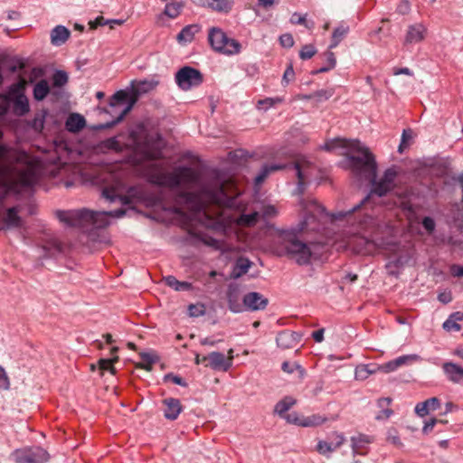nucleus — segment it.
Here are the masks:
<instances>
[{"instance_id": "1", "label": "nucleus", "mask_w": 463, "mask_h": 463, "mask_svg": "<svg viewBox=\"0 0 463 463\" xmlns=\"http://www.w3.org/2000/svg\"><path fill=\"white\" fill-rule=\"evenodd\" d=\"M299 204L302 220L297 227L279 233L276 252L279 257H288L298 265L306 266L311 263L312 251L307 243L298 238V234L304 231L319 230L320 218L327 216L328 213L315 199L301 198Z\"/></svg>"}, {"instance_id": "2", "label": "nucleus", "mask_w": 463, "mask_h": 463, "mask_svg": "<svg viewBox=\"0 0 463 463\" xmlns=\"http://www.w3.org/2000/svg\"><path fill=\"white\" fill-rule=\"evenodd\" d=\"M358 224L365 231L370 232V237H357L354 241V250L362 254H370L377 250L395 252L399 249V243L393 237L385 235L388 232L387 226L381 223L376 218L365 212L355 213Z\"/></svg>"}, {"instance_id": "3", "label": "nucleus", "mask_w": 463, "mask_h": 463, "mask_svg": "<svg viewBox=\"0 0 463 463\" xmlns=\"http://www.w3.org/2000/svg\"><path fill=\"white\" fill-rule=\"evenodd\" d=\"M126 214V210L119 208L114 211H90L86 208L79 210H59L56 217L60 222L70 227L103 229L109 226V217L121 218Z\"/></svg>"}, {"instance_id": "4", "label": "nucleus", "mask_w": 463, "mask_h": 463, "mask_svg": "<svg viewBox=\"0 0 463 463\" xmlns=\"http://www.w3.org/2000/svg\"><path fill=\"white\" fill-rule=\"evenodd\" d=\"M344 146L350 150L345 156L354 175L365 180L373 179L377 171V163L369 148L359 140H345Z\"/></svg>"}, {"instance_id": "5", "label": "nucleus", "mask_w": 463, "mask_h": 463, "mask_svg": "<svg viewBox=\"0 0 463 463\" xmlns=\"http://www.w3.org/2000/svg\"><path fill=\"white\" fill-rule=\"evenodd\" d=\"M182 196L188 203H194L196 212L203 211L206 206L203 197L215 204H222L228 199V194L222 184H204L200 189V193L184 192Z\"/></svg>"}, {"instance_id": "6", "label": "nucleus", "mask_w": 463, "mask_h": 463, "mask_svg": "<svg viewBox=\"0 0 463 463\" xmlns=\"http://www.w3.org/2000/svg\"><path fill=\"white\" fill-rule=\"evenodd\" d=\"M134 139L136 143V152L139 156L137 160V165L162 158L163 137L161 134L146 133L140 140L136 137H134Z\"/></svg>"}, {"instance_id": "7", "label": "nucleus", "mask_w": 463, "mask_h": 463, "mask_svg": "<svg viewBox=\"0 0 463 463\" xmlns=\"http://www.w3.org/2000/svg\"><path fill=\"white\" fill-rule=\"evenodd\" d=\"M368 181L372 184V188L370 194L366 195L363 200H361L358 203L354 205L348 211H339L331 214V218L335 221H340L347 216H351L357 212H364L367 203L370 202L371 195H377L378 197H383L392 192L394 188L389 185L387 183H383V180H377V171L375 172V176L373 178H369Z\"/></svg>"}, {"instance_id": "8", "label": "nucleus", "mask_w": 463, "mask_h": 463, "mask_svg": "<svg viewBox=\"0 0 463 463\" xmlns=\"http://www.w3.org/2000/svg\"><path fill=\"white\" fill-rule=\"evenodd\" d=\"M2 99L7 106H12V112L17 117H24L30 111L29 99L22 82L11 84L2 95Z\"/></svg>"}, {"instance_id": "9", "label": "nucleus", "mask_w": 463, "mask_h": 463, "mask_svg": "<svg viewBox=\"0 0 463 463\" xmlns=\"http://www.w3.org/2000/svg\"><path fill=\"white\" fill-rule=\"evenodd\" d=\"M137 101V98L131 97L130 93L127 90H118L115 92L110 99H109V106L111 108H116L118 105H123L125 103H128L127 107L118 114V116L113 119L112 121L106 122L103 124H99L96 127L97 129H109L121 122L126 115L132 109L134 104Z\"/></svg>"}, {"instance_id": "10", "label": "nucleus", "mask_w": 463, "mask_h": 463, "mask_svg": "<svg viewBox=\"0 0 463 463\" xmlns=\"http://www.w3.org/2000/svg\"><path fill=\"white\" fill-rule=\"evenodd\" d=\"M196 173L189 166H179L175 173L160 175L156 177L154 183L159 185H165L171 188H178L184 181H194Z\"/></svg>"}, {"instance_id": "11", "label": "nucleus", "mask_w": 463, "mask_h": 463, "mask_svg": "<svg viewBox=\"0 0 463 463\" xmlns=\"http://www.w3.org/2000/svg\"><path fill=\"white\" fill-rule=\"evenodd\" d=\"M175 80L179 89L187 91L203 82V74L198 69L186 65L175 72Z\"/></svg>"}, {"instance_id": "12", "label": "nucleus", "mask_w": 463, "mask_h": 463, "mask_svg": "<svg viewBox=\"0 0 463 463\" xmlns=\"http://www.w3.org/2000/svg\"><path fill=\"white\" fill-rule=\"evenodd\" d=\"M12 458L15 463H46L50 454L40 446H32L15 449Z\"/></svg>"}, {"instance_id": "13", "label": "nucleus", "mask_w": 463, "mask_h": 463, "mask_svg": "<svg viewBox=\"0 0 463 463\" xmlns=\"http://www.w3.org/2000/svg\"><path fill=\"white\" fill-rule=\"evenodd\" d=\"M38 181L37 174L32 169L19 171L14 180L10 182L9 189L20 193L22 190L33 188Z\"/></svg>"}, {"instance_id": "14", "label": "nucleus", "mask_w": 463, "mask_h": 463, "mask_svg": "<svg viewBox=\"0 0 463 463\" xmlns=\"http://www.w3.org/2000/svg\"><path fill=\"white\" fill-rule=\"evenodd\" d=\"M202 361H207L205 366L213 371L227 372L232 365V357H226L224 354L216 351L203 355Z\"/></svg>"}, {"instance_id": "15", "label": "nucleus", "mask_w": 463, "mask_h": 463, "mask_svg": "<svg viewBox=\"0 0 463 463\" xmlns=\"http://www.w3.org/2000/svg\"><path fill=\"white\" fill-rule=\"evenodd\" d=\"M24 226V221L19 215L18 206H13L6 210L5 216L0 215V231L20 229Z\"/></svg>"}, {"instance_id": "16", "label": "nucleus", "mask_w": 463, "mask_h": 463, "mask_svg": "<svg viewBox=\"0 0 463 463\" xmlns=\"http://www.w3.org/2000/svg\"><path fill=\"white\" fill-rule=\"evenodd\" d=\"M244 310H263L269 304V299L259 292H249L242 297Z\"/></svg>"}, {"instance_id": "17", "label": "nucleus", "mask_w": 463, "mask_h": 463, "mask_svg": "<svg viewBox=\"0 0 463 463\" xmlns=\"http://www.w3.org/2000/svg\"><path fill=\"white\" fill-rule=\"evenodd\" d=\"M226 298L228 307L232 313H241L244 310L239 285L230 284L227 288Z\"/></svg>"}, {"instance_id": "18", "label": "nucleus", "mask_w": 463, "mask_h": 463, "mask_svg": "<svg viewBox=\"0 0 463 463\" xmlns=\"http://www.w3.org/2000/svg\"><path fill=\"white\" fill-rule=\"evenodd\" d=\"M137 191L136 187L131 186L128 190L127 195H120L114 188L106 187L102 190L101 195L109 203L120 202L122 205H129L133 203L132 196Z\"/></svg>"}, {"instance_id": "19", "label": "nucleus", "mask_w": 463, "mask_h": 463, "mask_svg": "<svg viewBox=\"0 0 463 463\" xmlns=\"http://www.w3.org/2000/svg\"><path fill=\"white\" fill-rule=\"evenodd\" d=\"M158 84L159 80H156L155 77L144 79L141 80H133L131 83V93L137 99L139 96L148 93L149 91L156 89Z\"/></svg>"}, {"instance_id": "20", "label": "nucleus", "mask_w": 463, "mask_h": 463, "mask_svg": "<svg viewBox=\"0 0 463 463\" xmlns=\"http://www.w3.org/2000/svg\"><path fill=\"white\" fill-rule=\"evenodd\" d=\"M427 29L422 24H411L408 27L404 45L419 43L424 40Z\"/></svg>"}, {"instance_id": "21", "label": "nucleus", "mask_w": 463, "mask_h": 463, "mask_svg": "<svg viewBox=\"0 0 463 463\" xmlns=\"http://www.w3.org/2000/svg\"><path fill=\"white\" fill-rule=\"evenodd\" d=\"M198 5L221 14H229L234 5L233 0H198Z\"/></svg>"}, {"instance_id": "22", "label": "nucleus", "mask_w": 463, "mask_h": 463, "mask_svg": "<svg viewBox=\"0 0 463 463\" xmlns=\"http://www.w3.org/2000/svg\"><path fill=\"white\" fill-rule=\"evenodd\" d=\"M442 370L449 382L457 384L463 383L462 366L452 362H446L442 364Z\"/></svg>"}, {"instance_id": "23", "label": "nucleus", "mask_w": 463, "mask_h": 463, "mask_svg": "<svg viewBox=\"0 0 463 463\" xmlns=\"http://www.w3.org/2000/svg\"><path fill=\"white\" fill-rule=\"evenodd\" d=\"M226 33L218 27H212L209 30L208 33V42L211 47L220 52L223 47H225V43L227 41Z\"/></svg>"}, {"instance_id": "24", "label": "nucleus", "mask_w": 463, "mask_h": 463, "mask_svg": "<svg viewBox=\"0 0 463 463\" xmlns=\"http://www.w3.org/2000/svg\"><path fill=\"white\" fill-rule=\"evenodd\" d=\"M165 408L164 410V416L165 419L175 420L178 418L183 411L180 400L176 398H166L163 400Z\"/></svg>"}, {"instance_id": "25", "label": "nucleus", "mask_w": 463, "mask_h": 463, "mask_svg": "<svg viewBox=\"0 0 463 463\" xmlns=\"http://www.w3.org/2000/svg\"><path fill=\"white\" fill-rule=\"evenodd\" d=\"M39 257L42 259L54 258L62 251V246L56 239L47 241L40 248Z\"/></svg>"}, {"instance_id": "26", "label": "nucleus", "mask_w": 463, "mask_h": 463, "mask_svg": "<svg viewBox=\"0 0 463 463\" xmlns=\"http://www.w3.org/2000/svg\"><path fill=\"white\" fill-rule=\"evenodd\" d=\"M288 165L287 164H265L261 166L259 174L254 178V185H261L267 177L276 171L286 169Z\"/></svg>"}, {"instance_id": "27", "label": "nucleus", "mask_w": 463, "mask_h": 463, "mask_svg": "<svg viewBox=\"0 0 463 463\" xmlns=\"http://www.w3.org/2000/svg\"><path fill=\"white\" fill-rule=\"evenodd\" d=\"M202 25L199 24H192L185 25L176 36V40L181 44H186L193 42L196 33L201 32Z\"/></svg>"}, {"instance_id": "28", "label": "nucleus", "mask_w": 463, "mask_h": 463, "mask_svg": "<svg viewBox=\"0 0 463 463\" xmlns=\"http://www.w3.org/2000/svg\"><path fill=\"white\" fill-rule=\"evenodd\" d=\"M440 401L437 397H431L422 402H418L415 406V412L420 417H424L430 413L439 409Z\"/></svg>"}, {"instance_id": "29", "label": "nucleus", "mask_w": 463, "mask_h": 463, "mask_svg": "<svg viewBox=\"0 0 463 463\" xmlns=\"http://www.w3.org/2000/svg\"><path fill=\"white\" fill-rule=\"evenodd\" d=\"M86 126V119L78 113H71L65 121V128L70 133H79Z\"/></svg>"}, {"instance_id": "30", "label": "nucleus", "mask_w": 463, "mask_h": 463, "mask_svg": "<svg viewBox=\"0 0 463 463\" xmlns=\"http://www.w3.org/2000/svg\"><path fill=\"white\" fill-rule=\"evenodd\" d=\"M371 442V438L364 434H359L358 436L352 437L351 447L353 450V455H364L365 453L363 451V449L365 448V445Z\"/></svg>"}, {"instance_id": "31", "label": "nucleus", "mask_w": 463, "mask_h": 463, "mask_svg": "<svg viewBox=\"0 0 463 463\" xmlns=\"http://www.w3.org/2000/svg\"><path fill=\"white\" fill-rule=\"evenodd\" d=\"M70 31L63 25L55 26L51 33V41L53 45L59 46L64 43L70 37Z\"/></svg>"}, {"instance_id": "32", "label": "nucleus", "mask_w": 463, "mask_h": 463, "mask_svg": "<svg viewBox=\"0 0 463 463\" xmlns=\"http://www.w3.org/2000/svg\"><path fill=\"white\" fill-rule=\"evenodd\" d=\"M48 109H43L34 114L32 120L28 121V126L36 133H41L44 128L45 118L48 116Z\"/></svg>"}, {"instance_id": "33", "label": "nucleus", "mask_w": 463, "mask_h": 463, "mask_svg": "<svg viewBox=\"0 0 463 463\" xmlns=\"http://www.w3.org/2000/svg\"><path fill=\"white\" fill-rule=\"evenodd\" d=\"M165 283L176 291H189L193 288L192 283L179 281L175 276L169 275L164 278Z\"/></svg>"}, {"instance_id": "34", "label": "nucleus", "mask_w": 463, "mask_h": 463, "mask_svg": "<svg viewBox=\"0 0 463 463\" xmlns=\"http://www.w3.org/2000/svg\"><path fill=\"white\" fill-rule=\"evenodd\" d=\"M349 32V26L344 24H339L335 27L332 33L331 43L329 45V49L335 48L342 40L346 36Z\"/></svg>"}, {"instance_id": "35", "label": "nucleus", "mask_w": 463, "mask_h": 463, "mask_svg": "<svg viewBox=\"0 0 463 463\" xmlns=\"http://www.w3.org/2000/svg\"><path fill=\"white\" fill-rule=\"evenodd\" d=\"M51 92L48 81L46 80H39L33 87V99L37 101L43 100Z\"/></svg>"}, {"instance_id": "36", "label": "nucleus", "mask_w": 463, "mask_h": 463, "mask_svg": "<svg viewBox=\"0 0 463 463\" xmlns=\"http://www.w3.org/2000/svg\"><path fill=\"white\" fill-rule=\"evenodd\" d=\"M377 367L376 364H360L356 366L354 372L355 379L360 381L367 379L371 374L378 371Z\"/></svg>"}, {"instance_id": "37", "label": "nucleus", "mask_w": 463, "mask_h": 463, "mask_svg": "<svg viewBox=\"0 0 463 463\" xmlns=\"http://www.w3.org/2000/svg\"><path fill=\"white\" fill-rule=\"evenodd\" d=\"M260 217V213L254 211L250 213H241L237 220L238 224L244 227H252L257 224Z\"/></svg>"}, {"instance_id": "38", "label": "nucleus", "mask_w": 463, "mask_h": 463, "mask_svg": "<svg viewBox=\"0 0 463 463\" xmlns=\"http://www.w3.org/2000/svg\"><path fill=\"white\" fill-rule=\"evenodd\" d=\"M296 403V400L290 396H286L275 405L274 411L279 417H283L286 412Z\"/></svg>"}, {"instance_id": "39", "label": "nucleus", "mask_w": 463, "mask_h": 463, "mask_svg": "<svg viewBox=\"0 0 463 463\" xmlns=\"http://www.w3.org/2000/svg\"><path fill=\"white\" fill-rule=\"evenodd\" d=\"M251 266V261L245 258H240L234 266L232 277L237 279L246 274Z\"/></svg>"}, {"instance_id": "40", "label": "nucleus", "mask_w": 463, "mask_h": 463, "mask_svg": "<svg viewBox=\"0 0 463 463\" xmlns=\"http://www.w3.org/2000/svg\"><path fill=\"white\" fill-rule=\"evenodd\" d=\"M277 345L282 349H290L294 347L293 340L288 330L281 331L276 337Z\"/></svg>"}, {"instance_id": "41", "label": "nucleus", "mask_w": 463, "mask_h": 463, "mask_svg": "<svg viewBox=\"0 0 463 463\" xmlns=\"http://www.w3.org/2000/svg\"><path fill=\"white\" fill-rule=\"evenodd\" d=\"M142 363L138 367L146 371L152 370V365L158 362V356L152 353L142 352L139 354Z\"/></svg>"}, {"instance_id": "42", "label": "nucleus", "mask_w": 463, "mask_h": 463, "mask_svg": "<svg viewBox=\"0 0 463 463\" xmlns=\"http://www.w3.org/2000/svg\"><path fill=\"white\" fill-rule=\"evenodd\" d=\"M241 50V44L237 40L227 37L225 47H223L220 52L227 55H233L240 53Z\"/></svg>"}, {"instance_id": "43", "label": "nucleus", "mask_w": 463, "mask_h": 463, "mask_svg": "<svg viewBox=\"0 0 463 463\" xmlns=\"http://www.w3.org/2000/svg\"><path fill=\"white\" fill-rule=\"evenodd\" d=\"M293 167L296 170V175L298 177V184L295 189V194L298 195H302L306 189V182L305 175L301 170V166L299 163H294Z\"/></svg>"}, {"instance_id": "44", "label": "nucleus", "mask_w": 463, "mask_h": 463, "mask_svg": "<svg viewBox=\"0 0 463 463\" xmlns=\"http://www.w3.org/2000/svg\"><path fill=\"white\" fill-rule=\"evenodd\" d=\"M325 421H326V418H323L322 416H320L318 414H313V415L307 416V417L302 416L300 426L301 427H316V426L321 425Z\"/></svg>"}, {"instance_id": "45", "label": "nucleus", "mask_w": 463, "mask_h": 463, "mask_svg": "<svg viewBox=\"0 0 463 463\" xmlns=\"http://www.w3.org/2000/svg\"><path fill=\"white\" fill-rule=\"evenodd\" d=\"M325 55H326V58H327V61H329V65H324L321 68L313 71L312 74L317 75L319 73L326 72L335 67L336 59H335V53L332 52L331 51H327L325 52Z\"/></svg>"}, {"instance_id": "46", "label": "nucleus", "mask_w": 463, "mask_h": 463, "mask_svg": "<svg viewBox=\"0 0 463 463\" xmlns=\"http://www.w3.org/2000/svg\"><path fill=\"white\" fill-rule=\"evenodd\" d=\"M118 360V356L114 355L112 358H101L99 360V369L103 371H109L112 374L116 373V369L113 366L115 363H117Z\"/></svg>"}, {"instance_id": "47", "label": "nucleus", "mask_w": 463, "mask_h": 463, "mask_svg": "<svg viewBox=\"0 0 463 463\" xmlns=\"http://www.w3.org/2000/svg\"><path fill=\"white\" fill-rule=\"evenodd\" d=\"M68 74L64 71L58 70L52 75V87L61 88L68 82Z\"/></svg>"}, {"instance_id": "48", "label": "nucleus", "mask_w": 463, "mask_h": 463, "mask_svg": "<svg viewBox=\"0 0 463 463\" xmlns=\"http://www.w3.org/2000/svg\"><path fill=\"white\" fill-rule=\"evenodd\" d=\"M206 313V307L203 303L190 304L188 306V315L191 317H199L204 316Z\"/></svg>"}, {"instance_id": "49", "label": "nucleus", "mask_w": 463, "mask_h": 463, "mask_svg": "<svg viewBox=\"0 0 463 463\" xmlns=\"http://www.w3.org/2000/svg\"><path fill=\"white\" fill-rule=\"evenodd\" d=\"M335 450L333 442H327L325 440H319L317 442V451L323 456L329 458L330 454Z\"/></svg>"}, {"instance_id": "50", "label": "nucleus", "mask_w": 463, "mask_h": 463, "mask_svg": "<svg viewBox=\"0 0 463 463\" xmlns=\"http://www.w3.org/2000/svg\"><path fill=\"white\" fill-rule=\"evenodd\" d=\"M406 260L402 256H399L392 260H390L386 264V269L389 270V274L392 276H398V272H395L392 269H400L404 266Z\"/></svg>"}, {"instance_id": "51", "label": "nucleus", "mask_w": 463, "mask_h": 463, "mask_svg": "<svg viewBox=\"0 0 463 463\" xmlns=\"http://www.w3.org/2000/svg\"><path fill=\"white\" fill-rule=\"evenodd\" d=\"M181 5L176 3L166 4L165 7V14L170 18H175L179 15Z\"/></svg>"}, {"instance_id": "52", "label": "nucleus", "mask_w": 463, "mask_h": 463, "mask_svg": "<svg viewBox=\"0 0 463 463\" xmlns=\"http://www.w3.org/2000/svg\"><path fill=\"white\" fill-rule=\"evenodd\" d=\"M317 53V49L312 44H306L302 47L299 52V57L301 60L311 59Z\"/></svg>"}, {"instance_id": "53", "label": "nucleus", "mask_w": 463, "mask_h": 463, "mask_svg": "<svg viewBox=\"0 0 463 463\" xmlns=\"http://www.w3.org/2000/svg\"><path fill=\"white\" fill-rule=\"evenodd\" d=\"M396 176L397 172L393 168L390 167L384 171L381 179L383 180V183H387L389 185L394 188V181Z\"/></svg>"}, {"instance_id": "54", "label": "nucleus", "mask_w": 463, "mask_h": 463, "mask_svg": "<svg viewBox=\"0 0 463 463\" xmlns=\"http://www.w3.org/2000/svg\"><path fill=\"white\" fill-rule=\"evenodd\" d=\"M334 94V90L332 89L328 90H319L314 92V99L317 102H323L329 99Z\"/></svg>"}, {"instance_id": "55", "label": "nucleus", "mask_w": 463, "mask_h": 463, "mask_svg": "<svg viewBox=\"0 0 463 463\" xmlns=\"http://www.w3.org/2000/svg\"><path fill=\"white\" fill-rule=\"evenodd\" d=\"M419 359V355L417 354H406L399 356L395 359H393L395 365L397 368L401 367L402 365H404L408 364L409 362L416 361Z\"/></svg>"}, {"instance_id": "56", "label": "nucleus", "mask_w": 463, "mask_h": 463, "mask_svg": "<svg viewBox=\"0 0 463 463\" xmlns=\"http://www.w3.org/2000/svg\"><path fill=\"white\" fill-rule=\"evenodd\" d=\"M295 78V71H294V69H293V65L291 63H289L286 69V71H284V74H283V77H282V80H281V84L283 86H287L290 81H292Z\"/></svg>"}, {"instance_id": "57", "label": "nucleus", "mask_w": 463, "mask_h": 463, "mask_svg": "<svg viewBox=\"0 0 463 463\" xmlns=\"http://www.w3.org/2000/svg\"><path fill=\"white\" fill-rule=\"evenodd\" d=\"M277 209L274 205L268 204L262 207L260 216L263 219H269L275 217L277 215Z\"/></svg>"}, {"instance_id": "58", "label": "nucleus", "mask_w": 463, "mask_h": 463, "mask_svg": "<svg viewBox=\"0 0 463 463\" xmlns=\"http://www.w3.org/2000/svg\"><path fill=\"white\" fill-rule=\"evenodd\" d=\"M281 369L283 372L288 373H292L297 369L300 370L302 373H304V369L298 364H291L288 361L282 363Z\"/></svg>"}, {"instance_id": "59", "label": "nucleus", "mask_w": 463, "mask_h": 463, "mask_svg": "<svg viewBox=\"0 0 463 463\" xmlns=\"http://www.w3.org/2000/svg\"><path fill=\"white\" fill-rule=\"evenodd\" d=\"M442 327L448 332L455 331L458 332L461 330V326L458 323H455L451 318L448 319L443 323Z\"/></svg>"}, {"instance_id": "60", "label": "nucleus", "mask_w": 463, "mask_h": 463, "mask_svg": "<svg viewBox=\"0 0 463 463\" xmlns=\"http://www.w3.org/2000/svg\"><path fill=\"white\" fill-rule=\"evenodd\" d=\"M421 224L429 233H432L436 227L435 221L430 216H425L421 221Z\"/></svg>"}, {"instance_id": "61", "label": "nucleus", "mask_w": 463, "mask_h": 463, "mask_svg": "<svg viewBox=\"0 0 463 463\" xmlns=\"http://www.w3.org/2000/svg\"><path fill=\"white\" fill-rule=\"evenodd\" d=\"M288 423L300 426L302 416L300 417L298 412L286 413L283 417Z\"/></svg>"}, {"instance_id": "62", "label": "nucleus", "mask_w": 463, "mask_h": 463, "mask_svg": "<svg viewBox=\"0 0 463 463\" xmlns=\"http://www.w3.org/2000/svg\"><path fill=\"white\" fill-rule=\"evenodd\" d=\"M165 381H171L175 384L180 385L183 387L187 386L186 382L181 376L175 375L171 373L165 375Z\"/></svg>"}, {"instance_id": "63", "label": "nucleus", "mask_w": 463, "mask_h": 463, "mask_svg": "<svg viewBox=\"0 0 463 463\" xmlns=\"http://www.w3.org/2000/svg\"><path fill=\"white\" fill-rule=\"evenodd\" d=\"M10 388V381L5 369L0 365V389L8 390Z\"/></svg>"}, {"instance_id": "64", "label": "nucleus", "mask_w": 463, "mask_h": 463, "mask_svg": "<svg viewBox=\"0 0 463 463\" xmlns=\"http://www.w3.org/2000/svg\"><path fill=\"white\" fill-rule=\"evenodd\" d=\"M279 43L282 47L290 48L294 45V39L290 33H284L279 36Z\"/></svg>"}]
</instances>
